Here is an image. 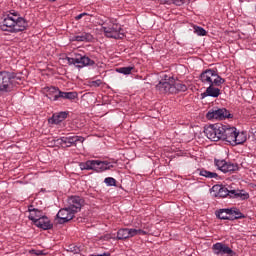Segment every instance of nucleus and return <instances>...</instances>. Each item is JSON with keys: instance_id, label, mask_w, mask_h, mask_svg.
I'll list each match as a JSON object with an SVG mask.
<instances>
[{"instance_id": "nucleus-39", "label": "nucleus", "mask_w": 256, "mask_h": 256, "mask_svg": "<svg viewBox=\"0 0 256 256\" xmlns=\"http://www.w3.org/2000/svg\"><path fill=\"white\" fill-rule=\"evenodd\" d=\"M228 165H229V162H226L224 167H222V169L220 171H222V173H227Z\"/></svg>"}, {"instance_id": "nucleus-37", "label": "nucleus", "mask_w": 256, "mask_h": 256, "mask_svg": "<svg viewBox=\"0 0 256 256\" xmlns=\"http://www.w3.org/2000/svg\"><path fill=\"white\" fill-rule=\"evenodd\" d=\"M101 80H95L91 82L92 87H99L101 85Z\"/></svg>"}, {"instance_id": "nucleus-30", "label": "nucleus", "mask_w": 256, "mask_h": 256, "mask_svg": "<svg viewBox=\"0 0 256 256\" xmlns=\"http://www.w3.org/2000/svg\"><path fill=\"white\" fill-rule=\"evenodd\" d=\"M193 29L194 33H196V35L199 37H205V35H207V31L201 26H194Z\"/></svg>"}, {"instance_id": "nucleus-8", "label": "nucleus", "mask_w": 256, "mask_h": 256, "mask_svg": "<svg viewBox=\"0 0 256 256\" xmlns=\"http://www.w3.org/2000/svg\"><path fill=\"white\" fill-rule=\"evenodd\" d=\"M222 124H210L204 128V133L210 141H221Z\"/></svg>"}, {"instance_id": "nucleus-6", "label": "nucleus", "mask_w": 256, "mask_h": 256, "mask_svg": "<svg viewBox=\"0 0 256 256\" xmlns=\"http://www.w3.org/2000/svg\"><path fill=\"white\" fill-rule=\"evenodd\" d=\"M68 65H75L78 69H83V67H93L95 61L89 58V56H83L81 54H75V57H66Z\"/></svg>"}, {"instance_id": "nucleus-24", "label": "nucleus", "mask_w": 256, "mask_h": 256, "mask_svg": "<svg viewBox=\"0 0 256 256\" xmlns=\"http://www.w3.org/2000/svg\"><path fill=\"white\" fill-rule=\"evenodd\" d=\"M230 197L232 199H242V201H245V199L249 197V193H245L243 190H231Z\"/></svg>"}, {"instance_id": "nucleus-20", "label": "nucleus", "mask_w": 256, "mask_h": 256, "mask_svg": "<svg viewBox=\"0 0 256 256\" xmlns=\"http://www.w3.org/2000/svg\"><path fill=\"white\" fill-rule=\"evenodd\" d=\"M70 41H77V42H86L89 43V41H93V35L91 33L82 32L79 35L72 36L70 38Z\"/></svg>"}, {"instance_id": "nucleus-10", "label": "nucleus", "mask_w": 256, "mask_h": 256, "mask_svg": "<svg viewBox=\"0 0 256 256\" xmlns=\"http://www.w3.org/2000/svg\"><path fill=\"white\" fill-rule=\"evenodd\" d=\"M212 251L214 255H227V256H235V251H233L229 246L225 243L217 242L213 244Z\"/></svg>"}, {"instance_id": "nucleus-7", "label": "nucleus", "mask_w": 256, "mask_h": 256, "mask_svg": "<svg viewBox=\"0 0 256 256\" xmlns=\"http://www.w3.org/2000/svg\"><path fill=\"white\" fill-rule=\"evenodd\" d=\"M206 118L210 121L212 119L223 121V119H233V115L226 108H212L207 112Z\"/></svg>"}, {"instance_id": "nucleus-35", "label": "nucleus", "mask_w": 256, "mask_h": 256, "mask_svg": "<svg viewBox=\"0 0 256 256\" xmlns=\"http://www.w3.org/2000/svg\"><path fill=\"white\" fill-rule=\"evenodd\" d=\"M187 0H172V4L176 5V7H181V5H185Z\"/></svg>"}, {"instance_id": "nucleus-14", "label": "nucleus", "mask_w": 256, "mask_h": 256, "mask_svg": "<svg viewBox=\"0 0 256 256\" xmlns=\"http://www.w3.org/2000/svg\"><path fill=\"white\" fill-rule=\"evenodd\" d=\"M212 193H214V197H231V190L227 189V187L223 185H214L212 187Z\"/></svg>"}, {"instance_id": "nucleus-2", "label": "nucleus", "mask_w": 256, "mask_h": 256, "mask_svg": "<svg viewBox=\"0 0 256 256\" xmlns=\"http://www.w3.org/2000/svg\"><path fill=\"white\" fill-rule=\"evenodd\" d=\"M0 29L9 33H19L27 29V21L17 13H10L0 23Z\"/></svg>"}, {"instance_id": "nucleus-11", "label": "nucleus", "mask_w": 256, "mask_h": 256, "mask_svg": "<svg viewBox=\"0 0 256 256\" xmlns=\"http://www.w3.org/2000/svg\"><path fill=\"white\" fill-rule=\"evenodd\" d=\"M83 205H85V200L79 196H71L68 199V208L74 215L81 211V207H83Z\"/></svg>"}, {"instance_id": "nucleus-33", "label": "nucleus", "mask_w": 256, "mask_h": 256, "mask_svg": "<svg viewBox=\"0 0 256 256\" xmlns=\"http://www.w3.org/2000/svg\"><path fill=\"white\" fill-rule=\"evenodd\" d=\"M132 231H133L132 237H136V235H147V232L142 229L132 228Z\"/></svg>"}, {"instance_id": "nucleus-18", "label": "nucleus", "mask_w": 256, "mask_h": 256, "mask_svg": "<svg viewBox=\"0 0 256 256\" xmlns=\"http://www.w3.org/2000/svg\"><path fill=\"white\" fill-rule=\"evenodd\" d=\"M133 237L132 228H121L117 231L116 239L117 241H125V239H131Z\"/></svg>"}, {"instance_id": "nucleus-15", "label": "nucleus", "mask_w": 256, "mask_h": 256, "mask_svg": "<svg viewBox=\"0 0 256 256\" xmlns=\"http://www.w3.org/2000/svg\"><path fill=\"white\" fill-rule=\"evenodd\" d=\"M114 167L115 166L111 162L94 160V171H96V173H103V171L113 169Z\"/></svg>"}, {"instance_id": "nucleus-34", "label": "nucleus", "mask_w": 256, "mask_h": 256, "mask_svg": "<svg viewBox=\"0 0 256 256\" xmlns=\"http://www.w3.org/2000/svg\"><path fill=\"white\" fill-rule=\"evenodd\" d=\"M239 169V166L237 164L229 163L228 162V170L227 173H231L233 171H237Z\"/></svg>"}, {"instance_id": "nucleus-17", "label": "nucleus", "mask_w": 256, "mask_h": 256, "mask_svg": "<svg viewBox=\"0 0 256 256\" xmlns=\"http://www.w3.org/2000/svg\"><path fill=\"white\" fill-rule=\"evenodd\" d=\"M34 225L43 231H49L53 227V223L47 216H42Z\"/></svg>"}, {"instance_id": "nucleus-22", "label": "nucleus", "mask_w": 256, "mask_h": 256, "mask_svg": "<svg viewBox=\"0 0 256 256\" xmlns=\"http://www.w3.org/2000/svg\"><path fill=\"white\" fill-rule=\"evenodd\" d=\"M29 213L28 219L33 221L34 224L43 216V212L36 208H29Z\"/></svg>"}, {"instance_id": "nucleus-16", "label": "nucleus", "mask_w": 256, "mask_h": 256, "mask_svg": "<svg viewBox=\"0 0 256 256\" xmlns=\"http://www.w3.org/2000/svg\"><path fill=\"white\" fill-rule=\"evenodd\" d=\"M46 89V97L50 99V101H59L61 97V90L55 86L47 87Z\"/></svg>"}, {"instance_id": "nucleus-25", "label": "nucleus", "mask_w": 256, "mask_h": 256, "mask_svg": "<svg viewBox=\"0 0 256 256\" xmlns=\"http://www.w3.org/2000/svg\"><path fill=\"white\" fill-rule=\"evenodd\" d=\"M81 171H95V160H88L79 164Z\"/></svg>"}, {"instance_id": "nucleus-31", "label": "nucleus", "mask_w": 256, "mask_h": 256, "mask_svg": "<svg viewBox=\"0 0 256 256\" xmlns=\"http://www.w3.org/2000/svg\"><path fill=\"white\" fill-rule=\"evenodd\" d=\"M104 183H106L108 187H115L117 185V180L113 177H107L105 178Z\"/></svg>"}, {"instance_id": "nucleus-9", "label": "nucleus", "mask_w": 256, "mask_h": 256, "mask_svg": "<svg viewBox=\"0 0 256 256\" xmlns=\"http://www.w3.org/2000/svg\"><path fill=\"white\" fill-rule=\"evenodd\" d=\"M236 131L237 128L222 124L220 141H226L227 143L233 145Z\"/></svg>"}, {"instance_id": "nucleus-32", "label": "nucleus", "mask_w": 256, "mask_h": 256, "mask_svg": "<svg viewBox=\"0 0 256 256\" xmlns=\"http://www.w3.org/2000/svg\"><path fill=\"white\" fill-rule=\"evenodd\" d=\"M214 163H215L217 169H219V171H221L223 169L224 165L227 163V161L215 159Z\"/></svg>"}, {"instance_id": "nucleus-42", "label": "nucleus", "mask_w": 256, "mask_h": 256, "mask_svg": "<svg viewBox=\"0 0 256 256\" xmlns=\"http://www.w3.org/2000/svg\"><path fill=\"white\" fill-rule=\"evenodd\" d=\"M105 239L109 240V239H111V237H109V236H105Z\"/></svg>"}, {"instance_id": "nucleus-3", "label": "nucleus", "mask_w": 256, "mask_h": 256, "mask_svg": "<svg viewBox=\"0 0 256 256\" xmlns=\"http://www.w3.org/2000/svg\"><path fill=\"white\" fill-rule=\"evenodd\" d=\"M156 89L162 94L175 95L187 91V85L173 77L167 79V76H165V80L160 81L156 85Z\"/></svg>"}, {"instance_id": "nucleus-19", "label": "nucleus", "mask_w": 256, "mask_h": 256, "mask_svg": "<svg viewBox=\"0 0 256 256\" xmlns=\"http://www.w3.org/2000/svg\"><path fill=\"white\" fill-rule=\"evenodd\" d=\"M68 115V112H59L53 114L52 117L48 119V123H50L51 125H59V123H62V121H65V119H67Z\"/></svg>"}, {"instance_id": "nucleus-40", "label": "nucleus", "mask_w": 256, "mask_h": 256, "mask_svg": "<svg viewBox=\"0 0 256 256\" xmlns=\"http://www.w3.org/2000/svg\"><path fill=\"white\" fill-rule=\"evenodd\" d=\"M162 3H164V5H171L173 4V0H161Z\"/></svg>"}, {"instance_id": "nucleus-12", "label": "nucleus", "mask_w": 256, "mask_h": 256, "mask_svg": "<svg viewBox=\"0 0 256 256\" xmlns=\"http://www.w3.org/2000/svg\"><path fill=\"white\" fill-rule=\"evenodd\" d=\"M58 219L59 225H63L64 223H69L75 217V214L71 211L69 207L62 208L56 215Z\"/></svg>"}, {"instance_id": "nucleus-13", "label": "nucleus", "mask_w": 256, "mask_h": 256, "mask_svg": "<svg viewBox=\"0 0 256 256\" xmlns=\"http://www.w3.org/2000/svg\"><path fill=\"white\" fill-rule=\"evenodd\" d=\"M62 145H66V147H71L72 145H77V143H83L85 138L82 136H68L60 138Z\"/></svg>"}, {"instance_id": "nucleus-29", "label": "nucleus", "mask_w": 256, "mask_h": 256, "mask_svg": "<svg viewBox=\"0 0 256 256\" xmlns=\"http://www.w3.org/2000/svg\"><path fill=\"white\" fill-rule=\"evenodd\" d=\"M133 69H135L133 66H128L118 68L116 71L117 73H121L122 75H131V71H133Z\"/></svg>"}, {"instance_id": "nucleus-21", "label": "nucleus", "mask_w": 256, "mask_h": 256, "mask_svg": "<svg viewBox=\"0 0 256 256\" xmlns=\"http://www.w3.org/2000/svg\"><path fill=\"white\" fill-rule=\"evenodd\" d=\"M247 141V132H235L232 145H243Z\"/></svg>"}, {"instance_id": "nucleus-5", "label": "nucleus", "mask_w": 256, "mask_h": 256, "mask_svg": "<svg viewBox=\"0 0 256 256\" xmlns=\"http://www.w3.org/2000/svg\"><path fill=\"white\" fill-rule=\"evenodd\" d=\"M102 31L105 37L108 39H123L125 37V31L121 28V25L117 23H108L102 26Z\"/></svg>"}, {"instance_id": "nucleus-38", "label": "nucleus", "mask_w": 256, "mask_h": 256, "mask_svg": "<svg viewBox=\"0 0 256 256\" xmlns=\"http://www.w3.org/2000/svg\"><path fill=\"white\" fill-rule=\"evenodd\" d=\"M87 15H89V14H87V13H81V14H79V15H77L76 17H75V19H76V21H79V19H83V17H85V16H87Z\"/></svg>"}, {"instance_id": "nucleus-23", "label": "nucleus", "mask_w": 256, "mask_h": 256, "mask_svg": "<svg viewBox=\"0 0 256 256\" xmlns=\"http://www.w3.org/2000/svg\"><path fill=\"white\" fill-rule=\"evenodd\" d=\"M231 210L229 208L226 209H220L216 211V217L218 219H222L224 221H231V216H230Z\"/></svg>"}, {"instance_id": "nucleus-28", "label": "nucleus", "mask_w": 256, "mask_h": 256, "mask_svg": "<svg viewBox=\"0 0 256 256\" xmlns=\"http://www.w3.org/2000/svg\"><path fill=\"white\" fill-rule=\"evenodd\" d=\"M230 221H235V219H245V215L239 211L237 208H231Z\"/></svg>"}, {"instance_id": "nucleus-1", "label": "nucleus", "mask_w": 256, "mask_h": 256, "mask_svg": "<svg viewBox=\"0 0 256 256\" xmlns=\"http://www.w3.org/2000/svg\"><path fill=\"white\" fill-rule=\"evenodd\" d=\"M199 78L204 85H208L203 93L204 97L217 98L221 95V89L217 87H221L225 83V79L219 76L217 69H206L200 74Z\"/></svg>"}, {"instance_id": "nucleus-36", "label": "nucleus", "mask_w": 256, "mask_h": 256, "mask_svg": "<svg viewBox=\"0 0 256 256\" xmlns=\"http://www.w3.org/2000/svg\"><path fill=\"white\" fill-rule=\"evenodd\" d=\"M68 251H71V253H79L80 250L79 247L72 244L68 247Z\"/></svg>"}, {"instance_id": "nucleus-27", "label": "nucleus", "mask_w": 256, "mask_h": 256, "mask_svg": "<svg viewBox=\"0 0 256 256\" xmlns=\"http://www.w3.org/2000/svg\"><path fill=\"white\" fill-rule=\"evenodd\" d=\"M199 171V175L201 177H206V179H217L219 177V175L215 172H211L205 169H200Z\"/></svg>"}, {"instance_id": "nucleus-41", "label": "nucleus", "mask_w": 256, "mask_h": 256, "mask_svg": "<svg viewBox=\"0 0 256 256\" xmlns=\"http://www.w3.org/2000/svg\"><path fill=\"white\" fill-rule=\"evenodd\" d=\"M92 256H109V254L104 253V254H98V255H92Z\"/></svg>"}, {"instance_id": "nucleus-26", "label": "nucleus", "mask_w": 256, "mask_h": 256, "mask_svg": "<svg viewBox=\"0 0 256 256\" xmlns=\"http://www.w3.org/2000/svg\"><path fill=\"white\" fill-rule=\"evenodd\" d=\"M79 97L77 92H63L60 91V99H67L68 101H73Z\"/></svg>"}, {"instance_id": "nucleus-4", "label": "nucleus", "mask_w": 256, "mask_h": 256, "mask_svg": "<svg viewBox=\"0 0 256 256\" xmlns=\"http://www.w3.org/2000/svg\"><path fill=\"white\" fill-rule=\"evenodd\" d=\"M15 73L0 71V93H11L15 89Z\"/></svg>"}]
</instances>
